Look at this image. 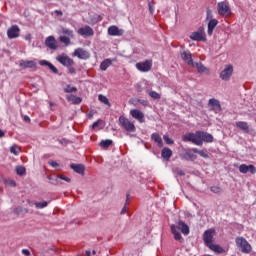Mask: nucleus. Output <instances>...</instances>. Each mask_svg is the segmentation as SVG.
Wrapping results in <instances>:
<instances>
[{
	"label": "nucleus",
	"mask_w": 256,
	"mask_h": 256,
	"mask_svg": "<svg viewBox=\"0 0 256 256\" xmlns=\"http://www.w3.org/2000/svg\"><path fill=\"white\" fill-rule=\"evenodd\" d=\"M217 11L218 15L224 17V19H227V17L232 15L231 7H229V2H227V0L217 3Z\"/></svg>",
	"instance_id": "2"
},
{
	"label": "nucleus",
	"mask_w": 256,
	"mask_h": 256,
	"mask_svg": "<svg viewBox=\"0 0 256 256\" xmlns=\"http://www.w3.org/2000/svg\"><path fill=\"white\" fill-rule=\"evenodd\" d=\"M192 152L197 153L198 155H200V157H203V159H209V154H207V152H205L204 150L192 148Z\"/></svg>",
	"instance_id": "30"
},
{
	"label": "nucleus",
	"mask_w": 256,
	"mask_h": 256,
	"mask_svg": "<svg viewBox=\"0 0 256 256\" xmlns=\"http://www.w3.org/2000/svg\"><path fill=\"white\" fill-rule=\"evenodd\" d=\"M47 205H49V203L47 201L35 202L36 209H45V207H47Z\"/></svg>",
	"instance_id": "36"
},
{
	"label": "nucleus",
	"mask_w": 256,
	"mask_h": 256,
	"mask_svg": "<svg viewBox=\"0 0 256 256\" xmlns=\"http://www.w3.org/2000/svg\"><path fill=\"white\" fill-rule=\"evenodd\" d=\"M176 171L178 175H181V176L185 175V172L181 169H177Z\"/></svg>",
	"instance_id": "57"
},
{
	"label": "nucleus",
	"mask_w": 256,
	"mask_h": 256,
	"mask_svg": "<svg viewBox=\"0 0 256 256\" xmlns=\"http://www.w3.org/2000/svg\"><path fill=\"white\" fill-rule=\"evenodd\" d=\"M71 169L75 171V173H78L79 175H85V165L83 164H70Z\"/></svg>",
	"instance_id": "21"
},
{
	"label": "nucleus",
	"mask_w": 256,
	"mask_h": 256,
	"mask_svg": "<svg viewBox=\"0 0 256 256\" xmlns=\"http://www.w3.org/2000/svg\"><path fill=\"white\" fill-rule=\"evenodd\" d=\"M138 71L142 73H147V71H151V65H136Z\"/></svg>",
	"instance_id": "34"
},
{
	"label": "nucleus",
	"mask_w": 256,
	"mask_h": 256,
	"mask_svg": "<svg viewBox=\"0 0 256 256\" xmlns=\"http://www.w3.org/2000/svg\"><path fill=\"white\" fill-rule=\"evenodd\" d=\"M163 139L167 145H173L174 143L173 139L169 138V135H164Z\"/></svg>",
	"instance_id": "42"
},
{
	"label": "nucleus",
	"mask_w": 256,
	"mask_h": 256,
	"mask_svg": "<svg viewBox=\"0 0 256 256\" xmlns=\"http://www.w3.org/2000/svg\"><path fill=\"white\" fill-rule=\"evenodd\" d=\"M236 245L242 253H249L251 251V244L243 237L236 238Z\"/></svg>",
	"instance_id": "5"
},
{
	"label": "nucleus",
	"mask_w": 256,
	"mask_h": 256,
	"mask_svg": "<svg viewBox=\"0 0 256 256\" xmlns=\"http://www.w3.org/2000/svg\"><path fill=\"white\" fill-rule=\"evenodd\" d=\"M151 139L154 143H157L158 147H163V139L161 138V135L158 133H153L151 135Z\"/></svg>",
	"instance_id": "25"
},
{
	"label": "nucleus",
	"mask_w": 256,
	"mask_h": 256,
	"mask_svg": "<svg viewBox=\"0 0 256 256\" xmlns=\"http://www.w3.org/2000/svg\"><path fill=\"white\" fill-rule=\"evenodd\" d=\"M239 171L240 173H243V174L251 173V175H255L256 168L255 166H253V164H250V165L242 164L239 166Z\"/></svg>",
	"instance_id": "16"
},
{
	"label": "nucleus",
	"mask_w": 256,
	"mask_h": 256,
	"mask_svg": "<svg viewBox=\"0 0 256 256\" xmlns=\"http://www.w3.org/2000/svg\"><path fill=\"white\" fill-rule=\"evenodd\" d=\"M24 121L26 123H30L31 122V118H29V116H24Z\"/></svg>",
	"instance_id": "60"
},
{
	"label": "nucleus",
	"mask_w": 256,
	"mask_h": 256,
	"mask_svg": "<svg viewBox=\"0 0 256 256\" xmlns=\"http://www.w3.org/2000/svg\"><path fill=\"white\" fill-rule=\"evenodd\" d=\"M149 11L150 13H153L155 11V8L153 7V4L149 3Z\"/></svg>",
	"instance_id": "58"
},
{
	"label": "nucleus",
	"mask_w": 256,
	"mask_h": 256,
	"mask_svg": "<svg viewBox=\"0 0 256 256\" xmlns=\"http://www.w3.org/2000/svg\"><path fill=\"white\" fill-rule=\"evenodd\" d=\"M130 115L133 117V119H137L139 123H145V114H143L141 110L133 109L130 111Z\"/></svg>",
	"instance_id": "18"
},
{
	"label": "nucleus",
	"mask_w": 256,
	"mask_h": 256,
	"mask_svg": "<svg viewBox=\"0 0 256 256\" xmlns=\"http://www.w3.org/2000/svg\"><path fill=\"white\" fill-rule=\"evenodd\" d=\"M54 13H56L58 17H63V12L61 10H55Z\"/></svg>",
	"instance_id": "54"
},
{
	"label": "nucleus",
	"mask_w": 256,
	"mask_h": 256,
	"mask_svg": "<svg viewBox=\"0 0 256 256\" xmlns=\"http://www.w3.org/2000/svg\"><path fill=\"white\" fill-rule=\"evenodd\" d=\"M161 156L166 161H169L171 157H173V151L170 148L165 147L162 149Z\"/></svg>",
	"instance_id": "23"
},
{
	"label": "nucleus",
	"mask_w": 256,
	"mask_h": 256,
	"mask_svg": "<svg viewBox=\"0 0 256 256\" xmlns=\"http://www.w3.org/2000/svg\"><path fill=\"white\" fill-rule=\"evenodd\" d=\"M182 141L184 143H193L194 145H197L198 147H201V140L199 139V131H196L195 133H187L182 136Z\"/></svg>",
	"instance_id": "4"
},
{
	"label": "nucleus",
	"mask_w": 256,
	"mask_h": 256,
	"mask_svg": "<svg viewBox=\"0 0 256 256\" xmlns=\"http://www.w3.org/2000/svg\"><path fill=\"white\" fill-rule=\"evenodd\" d=\"M190 39L192 41H206L205 32L203 28H199L198 31L192 32L190 35Z\"/></svg>",
	"instance_id": "13"
},
{
	"label": "nucleus",
	"mask_w": 256,
	"mask_h": 256,
	"mask_svg": "<svg viewBox=\"0 0 256 256\" xmlns=\"http://www.w3.org/2000/svg\"><path fill=\"white\" fill-rule=\"evenodd\" d=\"M210 191H211L212 193L219 194V193H221V192L223 191V189H221V187H219V186H212V187L210 188Z\"/></svg>",
	"instance_id": "41"
},
{
	"label": "nucleus",
	"mask_w": 256,
	"mask_h": 256,
	"mask_svg": "<svg viewBox=\"0 0 256 256\" xmlns=\"http://www.w3.org/2000/svg\"><path fill=\"white\" fill-rule=\"evenodd\" d=\"M213 237H215V229L211 228L204 232L203 241L206 247H210V245H213Z\"/></svg>",
	"instance_id": "6"
},
{
	"label": "nucleus",
	"mask_w": 256,
	"mask_h": 256,
	"mask_svg": "<svg viewBox=\"0 0 256 256\" xmlns=\"http://www.w3.org/2000/svg\"><path fill=\"white\" fill-rule=\"evenodd\" d=\"M136 65H153V60H146L143 63L138 62V63H136Z\"/></svg>",
	"instance_id": "47"
},
{
	"label": "nucleus",
	"mask_w": 256,
	"mask_h": 256,
	"mask_svg": "<svg viewBox=\"0 0 256 256\" xmlns=\"http://www.w3.org/2000/svg\"><path fill=\"white\" fill-rule=\"evenodd\" d=\"M180 56L184 63H187L188 65H195V63L193 62V55L191 54V51L183 50L180 52Z\"/></svg>",
	"instance_id": "12"
},
{
	"label": "nucleus",
	"mask_w": 256,
	"mask_h": 256,
	"mask_svg": "<svg viewBox=\"0 0 256 256\" xmlns=\"http://www.w3.org/2000/svg\"><path fill=\"white\" fill-rule=\"evenodd\" d=\"M111 145H113V140H102L100 142V147H102V149H109Z\"/></svg>",
	"instance_id": "31"
},
{
	"label": "nucleus",
	"mask_w": 256,
	"mask_h": 256,
	"mask_svg": "<svg viewBox=\"0 0 256 256\" xmlns=\"http://www.w3.org/2000/svg\"><path fill=\"white\" fill-rule=\"evenodd\" d=\"M143 105V107H147L149 105V102L147 100H141V99H135L134 105Z\"/></svg>",
	"instance_id": "37"
},
{
	"label": "nucleus",
	"mask_w": 256,
	"mask_h": 256,
	"mask_svg": "<svg viewBox=\"0 0 256 256\" xmlns=\"http://www.w3.org/2000/svg\"><path fill=\"white\" fill-rule=\"evenodd\" d=\"M217 25H219V20L214 19V20H210L208 22V30L207 33L208 35H213V31H215V27H217Z\"/></svg>",
	"instance_id": "22"
},
{
	"label": "nucleus",
	"mask_w": 256,
	"mask_h": 256,
	"mask_svg": "<svg viewBox=\"0 0 256 256\" xmlns=\"http://www.w3.org/2000/svg\"><path fill=\"white\" fill-rule=\"evenodd\" d=\"M127 213V206H124L120 212V215H125Z\"/></svg>",
	"instance_id": "55"
},
{
	"label": "nucleus",
	"mask_w": 256,
	"mask_h": 256,
	"mask_svg": "<svg viewBox=\"0 0 256 256\" xmlns=\"http://www.w3.org/2000/svg\"><path fill=\"white\" fill-rule=\"evenodd\" d=\"M119 124L122 127V129H124V131H127L128 133H135L137 131L135 124L125 116L119 117Z\"/></svg>",
	"instance_id": "3"
},
{
	"label": "nucleus",
	"mask_w": 256,
	"mask_h": 256,
	"mask_svg": "<svg viewBox=\"0 0 256 256\" xmlns=\"http://www.w3.org/2000/svg\"><path fill=\"white\" fill-rule=\"evenodd\" d=\"M125 33L124 29H119L116 25H112L108 28V35L111 37H121Z\"/></svg>",
	"instance_id": "14"
},
{
	"label": "nucleus",
	"mask_w": 256,
	"mask_h": 256,
	"mask_svg": "<svg viewBox=\"0 0 256 256\" xmlns=\"http://www.w3.org/2000/svg\"><path fill=\"white\" fill-rule=\"evenodd\" d=\"M87 256H91V251H86Z\"/></svg>",
	"instance_id": "63"
},
{
	"label": "nucleus",
	"mask_w": 256,
	"mask_h": 256,
	"mask_svg": "<svg viewBox=\"0 0 256 256\" xmlns=\"http://www.w3.org/2000/svg\"><path fill=\"white\" fill-rule=\"evenodd\" d=\"M196 68L200 75H209V68L205 67V65H196Z\"/></svg>",
	"instance_id": "28"
},
{
	"label": "nucleus",
	"mask_w": 256,
	"mask_h": 256,
	"mask_svg": "<svg viewBox=\"0 0 256 256\" xmlns=\"http://www.w3.org/2000/svg\"><path fill=\"white\" fill-rule=\"evenodd\" d=\"M5 183H6V185H9V187L17 186V182H15V180H6Z\"/></svg>",
	"instance_id": "45"
},
{
	"label": "nucleus",
	"mask_w": 256,
	"mask_h": 256,
	"mask_svg": "<svg viewBox=\"0 0 256 256\" xmlns=\"http://www.w3.org/2000/svg\"><path fill=\"white\" fill-rule=\"evenodd\" d=\"M129 199H130V195L127 194V195H126V201H129Z\"/></svg>",
	"instance_id": "64"
},
{
	"label": "nucleus",
	"mask_w": 256,
	"mask_h": 256,
	"mask_svg": "<svg viewBox=\"0 0 256 256\" xmlns=\"http://www.w3.org/2000/svg\"><path fill=\"white\" fill-rule=\"evenodd\" d=\"M111 63H112L111 59H106V60H104V61L101 63V65H111Z\"/></svg>",
	"instance_id": "49"
},
{
	"label": "nucleus",
	"mask_w": 256,
	"mask_h": 256,
	"mask_svg": "<svg viewBox=\"0 0 256 256\" xmlns=\"http://www.w3.org/2000/svg\"><path fill=\"white\" fill-rule=\"evenodd\" d=\"M72 57H78V59L87 61V59L91 57V54L89 53V51L85 50L84 48H76L72 54Z\"/></svg>",
	"instance_id": "7"
},
{
	"label": "nucleus",
	"mask_w": 256,
	"mask_h": 256,
	"mask_svg": "<svg viewBox=\"0 0 256 256\" xmlns=\"http://www.w3.org/2000/svg\"><path fill=\"white\" fill-rule=\"evenodd\" d=\"M56 59L61 63V65H73V59L66 54H61L57 56Z\"/></svg>",
	"instance_id": "19"
},
{
	"label": "nucleus",
	"mask_w": 256,
	"mask_h": 256,
	"mask_svg": "<svg viewBox=\"0 0 256 256\" xmlns=\"http://www.w3.org/2000/svg\"><path fill=\"white\" fill-rule=\"evenodd\" d=\"M107 65H101L100 66V69H101V71H107Z\"/></svg>",
	"instance_id": "61"
},
{
	"label": "nucleus",
	"mask_w": 256,
	"mask_h": 256,
	"mask_svg": "<svg viewBox=\"0 0 256 256\" xmlns=\"http://www.w3.org/2000/svg\"><path fill=\"white\" fill-rule=\"evenodd\" d=\"M99 127V122H94L92 125V129H97Z\"/></svg>",
	"instance_id": "59"
},
{
	"label": "nucleus",
	"mask_w": 256,
	"mask_h": 256,
	"mask_svg": "<svg viewBox=\"0 0 256 256\" xmlns=\"http://www.w3.org/2000/svg\"><path fill=\"white\" fill-rule=\"evenodd\" d=\"M209 249H211V251H214V253H225V249H223V247H221L220 245L217 244H210Z\"/></svg>",
	"instance_id": "26"
},
{
	"label": "nucleus",
	"mask_w": 256,
	"mask_h": 256,
	"mask_svg": "<svg viewBox=\"0 0 256 256\" xmlns=\"http://www.w3.org/2000/svg\"><path fill=\"white\" fill-rule=\"evenodd\" d=\"M10 152L13 153V155H19V151L17 150V146H12L10 148Z\"/></svg>",
	"instance_id": "46"
},
{
	"label": "nucleus",
	"mask_w": 256,
	"mask_h": 256,
	"mask_svg": "<svg viewBox=\"0 0 256 256\" xmlns=\"http://www.w3.org/2000/svg\"><path fill=\"white\" fill-rule=\"evenodd\" d=\"M48 163H49V165H51V167H59V163H57L55 161H49Z\"/></svg>",
	"instance_id": "51"
},
{
	"label": "nucleus",
	"mask_w": 256,
	"mask_h": 256,
	"mask_svg": "<svg viewBox=\"0 0 256 256\" xmlns=\"http://www.w3.org/2000/svg\"><path fill=\"white\" fill-rule=\"evenodd\" d=\"M233 75V66H227L224 70L220 72V79L222 81H229Z\"/></svg>",
	"instance_id": "15"
},
{
	"label": "nucleus",
	"mask_w": 256,
	"mask_h": 256,
	"mask_svg": "<svg viewBox=\"0 0 256 256\" xmlns=\"http://www.w3.org/2000/svg\"><path fill=\"white\" fill-rule=\"evenodd\" d=\"M0 137H5V132H3V130L0 129Z\"/></svg>",
	"instance_id": "62"
},
{
	"label": "nucleus",
	"mask_w": 256,
	"mask_h": 256,
	"mask_svg": "<svg viewBox=\"0 0 256 256\" xmlns=\"http://www.w3.org/2000/svg\"><path fill=\"white\" fill-rule=\"evenodd\" d=\"M147 94L149 95V97H151L152 99L155 100H159L161 99V94L153 91V90H147Z\"/></svg>",
	"instance_id": "33"
},
{
	"label": "nucleus",
	"mask_w": 256,
	"mask_h": 256,
	"mask_svg": "<svg viewBox=\"0 0 256 256\" xmlns=\"http://www.w3.org/2000/svg\"><path fill=\"white\" fill-rule=\"evenodd\" d=\"M198 138L201 141V147L204 143H213V135L205 132V131H198Z\"/></svg>",
	"instance_id": "9"
},
{
	"label": "nucleus",
	"mask_w": 256,
	"mask_h": 256,
	"mask_svg": "<svg viewBox=\"0 0 256 256\" xmlns=\"http://www.w3.org/2000/svg\"><path fill=\"white\" fill-rule=\"evenodd\" d=\"M77 91L76 87H72L71 85H68L66 88H64L65 93H75Z\"/></svg>",
	"instance_id": "39"
},
{
	"label": "nucleus",
	"mask_w": 256,
	"mask_h": 256,
	"mask_svg": "<svg viewBox=\"0 0 256 256\" xmlns=\"http://www.w3.org/2000/svg\"><path fill=\"white\" fill-rule=\"evenodd\" d=\"M69 101H71L74 105H79V103H81L82 99L81 97H77V96H70L68 98Z\"/></svg>",
	"instance_id": "35"
},
{
	"label": "nucleus",
	"mask_w": 256,
	"mask_h": 256,
	"mask_svg": "<svg viewBox=\"0 0 256 256\" xmlns=\"http://www.w3.org/2000/svg\"><path fill=\"white\" fill-rule=\"evenodd\" d=\"M19 33H21V29L17 25H12L7 30L8 39H17L19 37Z\"/></svg>",
	"instance_id": "10"
},
{
	"label": "nucleus",
	"mask_w": 256,
	"mask_h": 256,
	"mask_svg": "<svg viewBox=\"0 0 256 256\" xmlns=\"http://www.w3.org/2000/svg\"><path fill=\"white\" fill-rule=\"evenodd\" d=\"M136 90L138 91V93H141V91H143V88L141 87V84L136 85Z\"/></svg>",
	"instance_id": "53"
},
{
	"label": "nucleus",
	"mask_w": 256,
	"mask_h": 256,
	"mask_svg": "<svg viewBox=\"0 0 256 256\" xmlns=\"http://www.w3.org/2000/svg\"><path fill=\"white\" fill-rule=\"evenodd\" d=\"M39 65H51V62H48L47 60H42L38 62Z\"/></svg>",
	"instance_id": "50"
},
{
	"label": "nucleus",
	"mask_w": 256,
	"mask_h": 256,
	"mask_svg": "<svg viewBox=\"0 0 256 256\" xmlns=\"http://www.w3.org/2000/svg\"><path fill=\"white\" fill-rule=\"evenodd\" d=\"M45 45L46 47H48V49H51L52 51H57V49H59V44H57L55 36H48L45 40Z\"/></svg>",
	"instance_id": "11"
},
{
	"label": "nucleus",
	"mask_w": 256,
	"mask_h": 256,
	"mask_svg": "<svg viewBox=\"0 0 256 256\" xmlns=\"http://www.w3.org/2000/svg\"><path fill=\"white\" fill-rule=\"evenodd\" d=\"M212 20H215V18H213V11H211V9L207 8L206 21H212Z\"/></svg>",
	"instance_id": "38"
},
{
	"label": "nucleus",
	"mask_w": 256,
	"mask_h": 256,
	"mask_svg": "<svg viewBox=\"0 0 256 256\" xmlns=\"http://www.w3.org/2000/svg\"><path fill=\"white\" fill-rule=\"evenodd\" d=\"M58 179H62V181H66V183H71V178L65 176V175H61V174H58Z\"/></svg>",
	"instance_id": "44"
},
{
	"label": "nucleus",
	"mask_w": 256,
	"mask_h": 256,
	"mask_svg": "<svg viewBox=\"0 0 256 256\" xmlns=\"http://www.w3.org/2000/svg\"><path fill=\"white\" fill-rule=\"evenodd\" d=\"M170 229L171 233L174 235L175 241H180V243L183 241V236H181V233H183V235H189V226L182 220L178 221L177 226L172 224ZM179 231H181V233Z\"/></svg>",
	"instance_id": "1"
},
{
	"label": "nucleus",
	"mask_w": 256,
	"mask_h": 256,
	"mask_svg": "<svg viewBox=\"0 0 256 256\" xmlns=\"http://www.w3.org/2000/svg\"><path fill=\"white\" fill-rule=\"evenodd\" d=\"M78 35L81 37H93L95 35V32L93 31V28L91 26H84L77 30Z\"/></svg>",
	"instance_id": "8"
},
{
	"label": "nucleus",
	"mask_w": 256,
	"mask_h": 256,
	"mask_svg": "<svg viewBox=\"0 0 256 256\" xmlns=\"http://www.w3.org/2000/svg\"><path fill=\"white\" fill-rule=\"evenodd\" d=\"M59 41L61 43H64L66 47H69V45H71V38L69 36H60Z\"/></svg>",
	"instance_id": "32"
},
{
	"label": "nucleus",
	"mask_w": 256,
	"mask_h": 256,
	"mask_svg": "<svg viewBox=\"0 0 256 256\" xmlns=\"http://www.w3.org/2000/svg\"><path fill=\"white\" fill-rule=\"evenodd\" d=\"M98 101H100V103H103L104 105H107V107H111V102H109V98H107V96L100 94L98 96Z\"/></svg>",
	"instance_id": "29"
},
{
	"label": "nucleus",
	"mask_w": 256,
	"mask_h": 256,
	"mask_svg": "<svg viewBox=\"0 0 256 256\" xmlns=\"http://www.w3.org/2000/svg\"><path fill=\"white\" fill-rule=\"evenodd\" d=\"M50 71L52 73H55L57 75V73H59V71L57 70V68L55 67V65H48Z\"/></svg>",
	"instance_id": "48"
},
{
	"label": "nucleus",
	"mask_w": 256,
	"mask_h": 256,
	"mask_svg": "<svg viewBox=\"0 0 256 256\" xmlns=\"http://www.w3.org/2000/svg\"><path fill=\"white\" fill-rule=\"evenodd\" d=\"M61 33H62V35H64V37H69L70 39H74V37H75V34L73 33V30H71V29L62 28Z\"/></svg>",
	"instance_id": "27"
},
{
	"label": "nucleus",
	"mask_w": 256,
	"mask_h": 256,
	"mask_svg": "<svg viewBox=\"0 0 256 256\" xmlns=\"http://www.w3.org/2000/svg\"><path fill=\"white\" fill-rule=\"evenodd\" d=\"M236 127L244 133H249V124L247 122L238 121L236 122Z\"/></svg>",
	"instance_id": "24"
},
{
	"label": "nucleus",
	"mask_w": 256,
	"mask_h": 256,
	"mask_svg": "<svg viewBox=\"0 0 256 256\" xmlns=\"http://www.w3.org/2000/svg\"><path fill=\"white\" fill-rule=\"evenodd\" d=\"M20 65H37V60L21 61Z\"/></svg>",
	"instance_id": "43"
},
{
	"label": "nucleus",
	"mask_w": 256,
	"mask_h": 256,
	"mask_svg": "<svg viewBox=\"0 0 256 256\" xmlns=\"http://www.w3.org/2000/svg\"><path fill=\"white\" fill-rule=\"evenodd\" d=\"M193 149H187L184 151V153L180 154V158L184 161H195L197 159V155H195L193 152Z\"/></svg>",
	"instance_id": "17"
},
{
	"label": "nucleus",
	"mask_w": 256,
	"mask_h": 256,
	"mask_svg": "<svg viewBox=\"0 0 256 256\" xmlns=\"http://www.w3.org/2000/svg\"><path fill=\"white\" fill-rule=\"evenodd\" d=\"M208 105L211 107L212 111H215V113H219V111H221V104L219 103V100L215 98H211Z\"/></svg>",
	"instance_id": "20"
},
{
	"label": "nucleus",
	"mask_w": 256,
	"mask_h": 256,
	"mask_svg": "<svg viewBox=\"0 0 256 256\" xmlns=\"http://www.w3.org/2000/svg\"><path fill=\"white\" fill-rule=\"evenodd\" d=\"M68 70H69V73H75V68H73V66L69 65L68 66Z\"/></svg>",
	"instance_id": "56"
},
{
	"label": "nucleus",
	"mask_w": 256,
	"mask_h": 256,
	"mask_svg": "<svg viewBox=\"0 0 256 256\" xmlns=\"http://www.w3.org/2000/svg\"><path fill=\"white\" fill-rule=\"evenodd\" d=\"M25 167L23 166H17L16 167V173L17 175H25Z\"/></svg>",
	"instance_id": "40"
},
{
	"label": "nucleus",
	"mask_w": 256,
	"mask_h": 256,
	"mask_svg": "<svg viewBox=\"0 0 256 256\" xmlns=\"http://www.w3.org/2000/svg\"><path fill=\"white\" fill-rule=\"evenodd\" d=\"M22 253H23V255H26V256L31 255V252L29 250H27V249H23Z\"/></svg>",
	"instance_id": "52"
}]
</instances>
